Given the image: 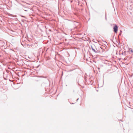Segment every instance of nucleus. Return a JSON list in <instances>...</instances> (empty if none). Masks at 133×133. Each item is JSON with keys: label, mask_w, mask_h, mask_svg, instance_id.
Returning a JSON list of instances; mask_svg holds the SVG:
<instances>
[{"label": "nucleus", "mask_w": 133, "mask_h": 133, "mask_svg": "<svg viewBox=\"0 0 133 133\" xmlns=\"http://www.w3.org/2000/svg\"><path fill=\"white\" fill-rule=\"evenodd\" d=\"M72 29H71V31H72Z\"/></svg>", "instance_id": "obj_7"}, {"label": "nucleus", "mask_w": 133, "mask_h": 133, "mask_svg": "<svg viewBox=\"0 0 133 133\" xmlns=\"http://www.w3.org/2000/svg\"><path fill=\"white\" fill-rule=\"evenodd\" d=\"M131 52H133V51H132V50H131Z\"/></svg>", "instance_id": "obj_8"}, {"label": "nucleus", "mask_w": 133, "mask_h": 133, "mask_svg": "<svg viewBox=\"0 0 133 133\" xmlns=\"http://www.w3.org/2000/svg\"><path fill=\"white\" fill-rule=\"evenodd\" d=\"M92 51L96 53H99V51H98L97 49H95L94 48V49H93Z\"/></svg>", "instance_id": "obj_3"}, {"label": "nucleus", "mask_w": 133, "mask_h": 133, "mask_svg": "<svg viewBox=\"0 0 133 133\" xmlns=\"http://www.w3.org/2000/svg\"><path fill=\"white\" fill-rule=\"evenodd\" d=\"M77 100H79V98H78L77 99Z\"/></svg>", "instance_id": "obj_9"}, {"label": "nucleus", "mask_w": 133, "mask_h": 133, "mask_svg": "<svg viewBox=\"0 0 133 133\" xmlns=\"http://www.w3.org/2000/svg\"><path fill=\"white\" fill-rule=\"evenodd\" d=\"M91 49H92V50L93 49H94V47H95V45H94L93 46L91 45Z\"/></svg>", "instance_id": "obj_4"}, {"label": "nucleus", "mask_w": 133, "mask_h": 133, "mask_svg": "<svg viewBox=\"0 0 133 133\" xmlns=\"http://www.w3.org/2000/svg\"><path fill=\"white\" fill-rule=\"evenodd\" d=\"M84 59L86 61H88L89 59H90V57H89L87 55H84Z\"/></svg>", "instance_id": "obj_2"}, {"label": "nucleus", "mask_w": 133, "mask_h": 133, "mask_svg": "<svg viewBox=\"0 0 133 133\" xmlns=\"http://www.w3.org/2000/svg\"><path fill=\"white\" fill-rule=\"evenodd\" d=\"M21 17L25 18V16H22Z\"/></svg>", "instance_id": "obj_5"}, {"label": "nucleus", "mask_w": 133, "mask_h": 133, "mask_svg": "<svg viewBox=\"0 0 133 133\" xmlns=\"http://www.w3.org/2000/svg\"><path fill=\"white\" fill-rule=\"evenodd\" d=\"M118 28V27L116 24L115 25V26L113 27L114 31L116 33L117 32Z\"/></svg>", "instance_id": "obj_1"}, {"label": "nucleus", "mask_w": 133, "mask_h": 133, "mask_svg": "<svg viewBox=\"0 0 133 133\" xmlns=\"http://www.w3.org/2000/svg\"><path fill=\"white\" fill-rule=\"evenodd\" d=\"M121 35V33H120L119 34V35Z\"/></svg>", "instance_id": "obj_6"}]
</instances>
